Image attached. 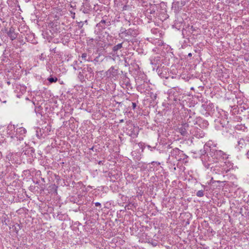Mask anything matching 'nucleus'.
I'll list each match as a JSON object with an SVG mask.
<instances>
[{
    "label": "nucleus",
    "mask_w": 249,
    "mask_h": 249,
    "mask_svg": "<svg viewBox=\"0 0 249 249\" xmlns=\"http://www.w3.org/2000/svg\"><path fill=\"white\" fill-rule=\"evenodd\" d=\"M229 155L223 151L216 148L211 149L200 156L202 163L207 169H212L211 165L224 161L228 159Z\"/></svg>",
    "instance_id": "f257e3e1"
},
{
    "label": "nucleus",
    "mask_w": 249,
    "mask_h": 249,
    "mask_svg": "<svg viewBox=\"0 0 249 249\" xmlns=\"http://www.w3.org/2000/svg\"><path fill=\"white\" fill-rule=\"evenodd\" d=\"M178 132L184 136H187L191 134L196 138H202L204 136V133L200 129L196 127L190 126L188 123H184L178 127Z\"/></svg>",
    "instance_id": "f03ea898"
},
{
    "label": "nucleus",
    "mask_w": 249,
    "mask_h": 249,
    "mask_svg": "<svg viewBox=\"0 0 249 249\" xmlns=\"http://www.w3.org/2000/svg\"><path fill=\"white\" fill-rule=\"evenodd\" d=\"M216 164L215 166L211 165L213 167L211 169L212 172L215 174L222 175L223 177L225 176V174L227 173L233 167L232 163L229 161L220 162Z\"/></svg>",
    "instance_id": "7ed1b4c3"
},
{
    "label": "nucleus",
    "mask_w": 249,
    "mask_h": 249,
    "mask_svg": "<svg viewBox=\"0 0 249 249\" xmlns=\"http://www.w3.org/2000/svg\"><path fill=\"white\" fill-rule=\"evenodd\" d=\"M139 34L137 28H130L126 30L124 27H121L119 35L122 38L125 37V40L129 42L136 37Z\"/></svg>",
    "instance_id": "20e7f679"
},
{
    "label": "nucleus",
    "mask_w": 249,
    "mask_h": 249,
    "mask_svg": "<svg viewBox=\"0 0 249 249\" xmlns=\"http://www.w3.org/2000/svg\"><path fill=\"white\" fill-rule=\"evenodd\" d=\"M111 25L110 20L107 18H103L99 23H98L94 28V33L96 35H100L102 32L107 27Z\"/></svg>",
    "instance_id": "39448f33"
},
{
    "label": "nucleus",
    "mask_w": 249,
    "mask_h": 249,
    "mask_svg": "<svg viewBox=\"0 0 249 249\" xmlns=\"http://www.w3.org/2000/svg\"><path fill=\"white\" fill-rule=\"evenodd\" d=\"M14 92L17 94L16 96L19 98L26 92V86L24 84L18 83H15L14 86Z\"/></svg>",
    "instance_id": "423d86ee"
},
{
    "label": "nucleus",
    "mask_w": 249,
    "mask_h": 249,
    "mask_svg": "<svg viewBox=\"0 0 249 249\" xmlns=\"http://www.w3.org/2000/svg\"><path fill=\"white\" fill-rule=\"evenodd\" d=\"M217 143L213 141H208L204 146V149L200 150V154L202 155L205 152H208L211 149H215L217 148Z\"/></svg>",
    "instance_id": "0eeeda50"
},
{
    "label": "nucleus",
    "mask_w": 249,
    "mask_h": 249,
    "mask_svg": "<svg viewBox=\"0 0 249 249\" xmlns=\"http://www.w3.org/2000/svg\"><path fill=\"white\" fill-rule=\"evenodd\" d=\"M51 130V126L49 125L46 126L44 128H38L36 131V136L38 138H44L49 135Z\"/></svg>",
    "instance_id": "6e6552de"
},
{
    "label": "nucleus",
    "mask_w": 249,
    "mask_h": 249,
    "mask_svg": "<svg viewBox=\"0 0 249 249\" xmlns=\"http://www.w3.org/2000/svg\"><path fill=\"white\" fill-rule=\"evenodd\" d=\"M248 144H249V137L247 136L245 138H239L235 147L238 150L240 151L242 149L246 148Z\"/></svg>",
    "instance_id": "1a4fd4ad"
},
{
    "label": "nucleus",
    "mask_w": 249,
    "mask_h": 249,
    "mask_svg": "<svg viewBox=\"0 0 249 249\" xmlns=\"http://www.w3.org/2000/svg\"><path fill=\"white\" fill-rule=\"evenodd\" d=\"M26 130L23 127L17 128L16 130L15 139L18 141H22L25 136Z\"/></svg>",
    "instance_id": "9d476101"
},
{
    "label": "nucleus",
    "mask_w": 249,
    "mask_h": 249,
    "mask_svg": "<svg viewBox=\"0 0 249 249\" xmlns=\"http://www.w3.org/2000/svg\"><path fill=\"white\" fill-rule=\"evenodd\" d=\"M127 134L133 138L137 137L139 134L138 128L134 125H130L127 128Z\"/></svg>",
    "instance_id": "9b49d317"
},
{
    "label": "nucleus",
    "mask_w": 249,
    "mask_h": 249,
    "mask_svg": "<svg viewBox=\"0 0 249 249\" xmlns=\"http://www.w3.org/2000/svg\"><path fill=\"white\" fill-rule=\"evenodd\" d=\"M65 8L66 9H68L70 12L71 15V17L74 18V15H75L74 13L72 12V9H73L76 7V4L75 3H71V0H66V2L65 1Z\"/></svg>",
    "instance_id": "f8f14e48"
},
{
    "label": "nucleus",
    "mask_w": 249,
    "mask_h": 249,
    "mask_svg": "<svg viewBox=\"0 0 249 249\" xmlns=\"http://www.w3.org/2000/svg\"><path fill=\"white\" fill-rule=\"evenodd\" d=\"M16 127L15 125L9 124L7 127V133L11 139H15Z\"/></svg>",
    "instance_id": "ddd939ff"
},
{
    "label": "nucleus",
    "mask_w": 249,
    "mask_h": 249,
    "mask_svg": "<svg viewBox=\"0 0 249 249\" xmlns=\"http://www.w3.org/2000/svg\"><path fill=\"white\" fill-rule=\"evenodd\" d=\"M184 2L182 0L177 1L174 0L172 3V9L175 11H178L181 9V8L184 5Z\"/></svg>",
    "instance_id": "4468645a"
},
{
    "label": "nucleus",
    "mask_w": 249,
    "mask_h": 249,
    "mask_svg": "<svg viewBox=\"0 0 249 249\" xmlns=\"http://www.w3.org/2000/svg\"><path fill=\"white\" fill-rule=\"evenodd\" d=\"M182 152V151L178 148L172 149L170 152L169 157H174L178 160H179L181 158L178 157V156L179 154H181Z\"/></svg>",
    "instance_id": "2eb2a0df"
},
{
    "label": "nucleus",
    "mask_w": 249,
    "mask_h": 249,
    "mask_svg": "<svg viewBox=\"0 0 249 249\" xmlns=\"http://www.w3.org/2000/svg\"><path fill=\"white\" fill-rule=\"evenodd\" d=\"M21 67L18 64L15 65L11 70V72L13 73L15 78H18V76L21 73Z\"/></svg>",
    "instance_id": "dca6fc26"
},
{
    "label": "nucleus",
    "mask_w": 249,
    "mask_h": 249,
    "mask_svg": "<svg viewBox=\"0 0 249 249\" xmlns=\"http://www.w3.org/2000/svg\"><path fill=\"white\" fill-rule=\"evenodd\" d=\"M118 70L115 69L114 67H111L106 71V75L109 77H115L118 75Z\"/></svg>",
    "instance_id": "f3484780"
},
{
    "label": "nucleus",
    "mask_w": 249,
    "mask_h": 249,
    "mask_svg": "<svg viewBox=\"0 0 249 249\" xmlns=\"http://www.w3.org/2000/svg\"><path fill=\"white\" fill-rule=\"evenodd\" d=\"M150 60L151 65H154L155 67H158L160 63V57L159 56H152Z\"/></svg>",
    "instance_id": "a211bd4d"
},
{
    "label": "nucleus",
    "mask_w": 249,
    "mask_h": 249,
    "mask_svg": "<svg viewBox=\"0 0 249 249\" xmlns=\"http://www.w3.org/2000/svg\"><path fill=\"white\" fill-rule=\"evenodd\" d=\"M91 8L89 3L88 2H86L82 6L81 11L85 14H88L91 10Z\"/></svg>",
    "instance_id": "6ab92c4d"
},
{
    "label": "nucleus",
    "mask_w": 249,
    "mask_h": 249,
    "mask_svg": "<svg viewBox=\"0 0 249 249\" xmlns=\"http://www.w3.org/2000/svg\"><path fill=\"white\" fill-rule=\"evenodd\" d=\"M7 35L12 40L15 39L17 37V34L15 32L13 27H11L7 32Z\"/></svg>",
    "instance_id": "aec40b11"
},
{
    "label": "nucleus",
    "mask_w": 249,
    "mask_h": 249,
    "mask_svg": "<svg viewBox=\"0 0 249 249\" xmlns=\"http://www.w3.org/2000/svg\"><path fill=\"white\" fill-rule=\"evenodd\" d=\"M157 10V6L155 4H150L149 7L147 9V12L150 14H154Z\"/></svg>",
    "instance_id": "412c9836"
},
{
    "label": "nucleus",
    "mask_w": 249,
    "mask_h": 249,
    "mask_svg": "<svg viewBox=\"0 0 249 249\" xmlns=\"http://www.w3.org/2000/svg\"><path fill=\"white\" fill-rule=\"evenodd\" d=\"M27 42H31L32 43H35V39L34 35L32 33L28 34L25 37Z\"/></svg>",
    "instance_id": "4be33fe9"
},
{
    "label": "nucleus",
    "mask_w": 249,
    "mask_h": 249,
    "mask_svg": "<svg viewBox=\"0 0 249 249\" xmlns=\"http://www.w3.org/2000/svg\"><path fill=\"white\" fill-rule=\"evenodd\" d=\"M81 58L83 61H92L91 56L87 53H83L81 55Z\"/></svg>",
    "instance_id": "5701e85b"
},
{
    "label": "nucleus",
    "mask_w": 249,
    "mask_h": 249,
    "mask_svg": "<svg viewBox=\"0 0 249 249\" xmlns=\"http://www.w3.org/2000/svg\"><path fill=\"white\" fill-rule=\"evenodd\" d=\"M122 85L125 86L126 88L130 87L131 84L129 78L124 76L123 78Z\"/></svg>",
    "instance_id": "b1692460"
},
{
    "label": "nucleus",
    "mask_w": 249,
    "mask_h": 249,
    "mask_svg": "<svg viewBox=\"0 0 249 249\" xmlns=\"http://www.w3.org/2000/svg\"><path fill=\"white\" fill-rule=\"evenodd\" d=\"M123 42L119 43L117 45L113 46L112 48V51L113 52L115 53L117 51L120 50L121 48H123Z\"/></svg>",
    "instance_id": "393cba45"
},
{
    "label": "nucleus",
    "mask_w": 249,
    "mask_h": 249,
    "mask_svg": "<svg viewBox=\"0 0 249 249\" xmlns=\"http://www.w3.org/2000/svg\"><path fill=\"white\" fill-rule=\"evenodd\" d=\"M196 195L198 197H202L204 196V191L203 190H199L197 192Z\"/></svg>",
    "instance_id": "a878e982"
},
{
    "label": "nucleus",
    "mask_w": 249,
    "mask_h": 249,
    "mask_svg": "<svg viewBox=\"0 0 249 249\" xmlns=\"http://www.w3.org/2000/svg\"><path fill=\"white\" fill-rule=\"evenodd\" d=\"M48 81L50 82V83H53V82H55L57 80V78L56 77H49L48 79Z\"/></svg>",
    "instance_id": "bb28decb"
},
{
    "label": "nucleus",
    "mask_w": 249,
    "mask_h": 249,
    "mask_svg": "<svg viewBox=\"0 0 249 249\" xmlns=\"http://www.w3.org/2000/svg\"><path fill=\"white\" fill-rule=\"evenodd\" d=\"M8 54V53L7 52L6 50H4L3 52L2 56V60H4V58H6L7 57Z\"/></svg>",
    "instance_id": "cd10ccee"
},
{
    "label": "nucleus",
    "mask_w": 249,
    "mask_h": 249,
    "mask_svg": "<svg viewBox=\"0 0 249 249\" xmlns=\"http://www.w3.org/2000/svg\"><path fill=\"white\" fill-rule=\"evenodd\" d=\"M69 38L70 36L69 35V34H68L67 35L63 36V40L65 39L66 40V42H68Z\"/></svg>",
    "instance_id": "c85d7f7f"
},
{
    "label": "nucleus",
    "mask_w": 249,
    "mask_h": 249,
    "mask_svg": "<svg viewBox=\"0 0 249 249\" xmlns=\"http://www.w3.org/2000/svg\"><path fill=\"white\" fill-rule=\"evenodd\" d=\"M94 40V39L92 38H89L87 41L88 44L89 45H91Z\"/></svg>",
    "instance_id": "c756f323"
},
{
    "label": "nucleus",
    "mask_w": 249,
    "mask_h": 249,
    "mask_svg": "<svg viewBox=\"0 0 249 249\" xmlns=\"http://www.w3.org/2000/svg\"><path fill=\"white\" fill-rule=\"evenodd\" d=\"M152 33H153V34H157L158 32H159V31L157 29H152L151 30Z\"/></svg>",
    "instance_id": "7c9ffc66"
},
{
    "label": "nucleus",
    "mask_w": 249,
    "mask_h": 249,
    "mask_svg": "<svg viewBox=\"0 0 249 249\" xmlns=\"http://www.w3.org/2000/svg\"><path fill=\"white\" fill-rule=\"evenodd\" d=\"M150 96H151V98H152L153 100L156 99L157 98V95L156 94H154L153 93H151V95Z\"/></svg>",
    "instance_id": "2f4dec72"
},
{
    "label": "nucleus",
    "mask_w": 249,
    "mask_h": 249,
    "mask_svg": "<svg viewBox=\"0 0 249 249\" xmlns=\"http://www.w3.org/2000/svg\"><path fill=\"white\" fill-rule=\"evenodd\" d=\"M95 205L96 206V207H99V208H101V204L100 203V202H95Z\"/></svg>",
    "instance_id": "473e14b6"
},
{
    "label": "nucleus",
    "mask_w": 249,
    "mask_h": 249,
    "mask_svg": "<svg viewBox=\"0 0 249 249\" xmlns=\"http://www.w3.org/2000/svg\"><path fill=\"white\" fill-rule=\"evenodd\" d=\"M76 63H77V61H73V64H71V67H73V69H74V70H76L77 69H76V68L75 67V65H74V63H75V64H76Z\"/></svg>",
    "instance_id": "72a5a7b5"
},
{
    "label": "nucleus",
    "mask_w": 249,
    "mask_h": 249,
    "mask_svg": "<svg viewBox=\"0 0 249 249\" xmlns=\"http://www.w3.org/2000/svg\"><path fill=\"white\" fill-rule=\"evenodd\" d=\"M147 147L149 149H150L151 151H153V149H155V147H152L150 145H147Z\"/></svg>",
    "instance_id": "f704fd0d"
},
{
    "label": "nucleus",
    "mask_w": 249,
    "mask_h": 249,
    "mask_svg": "<svg viewBox=\"0 0 249 249\" xmlns=\"http://www.w3.org/2000/svg\"><path fill=\"white\" fill-rule=\"evenodd\" d=\"M132 108L133 109H134L136 107V104L134 102L132 103Z\"/></svg>",
    "instance_id": "c9c22d12"
},
{
    "label": "nucleus",
    "mask_w": 249,
    "mask_h": 249,
    "mask_svg": "<svg viewBox=\"0 0 249 249\" xmlns=\"http://www.w3.org/2000/svg\"><path fill=\"white\" fill-rule=\"evenodd\" d=\"M68 58L67 59V61L68 62L70 59L72 58V57L71 56H68Z\"/></svg>",
    "instance_id": "e433bc0d"
},
{
    "label": "nucleus",
    "mask_w": 249,
    "mask_h": 249,
    "mask_svg": "<svg viewBox=\"0 0 249 249\" xmlns=\"http://www.w3.org/2000/svg\"><path fill=\"white\" fill-rule=\"evenodd\" d=\"M19 41H20V43H21V44H22V45H23V44H25V42L23 41V39L20 40Z\"/></svg>",
    "instance_id": "4c0bfd02"
},
{
    "label": "nucleus",
    "mask_w": 249,
    "mask_h": 249,
    "mask_svg": "<svg viewBox=\"0 0 249 249\" xmlns=\"http://www.w3.org/2000/svg\"><path fill=\"white\" fill-rule=\"evenodd\" d=\"M98 164H100V165H103V161H102V160H100L99 162H98Z\"/></svg>",
    "instance_id": "58836bf2"
},
{
    "label": "nucleus",
    "mask_w": 249,
    "mask_h": 249,
    "mask_svg": "<svg viewBox=\"0 0 249 249\" xmlns=\"http://www.w3.org/2000/svg\"><path fill=\"white\" fill-rule=\"evenodd\" d=\"M98 57H96L94 60H93V61L94 62H98Z\"/></svg>",
    "instance_id": "ea45409f"
},
{
    "label": "nucleus",
    "mask_w": 249,
    "mask_h": 249,
    "mask_svg": "<svg viewBox=\"0 0 249 249\" xmlns=\"http://www.w3.org/2000/svg\"><path fill=\"white\" fill-rule=\"evenodd\" d=\"M191 29L193 31H195V29L193 26H191Z\"/></svg>",
    "instance_id": "a19ab883"
},
{
    "label": "nucleus",
    "mask_w": 249,
    "mask_h": 249,
    "mask_svg": "<svg viewBox=\"0 0 249 249\" xmlns=\"http://www.w3.org/2000/svg\"><path fill=\"white\" fill-rule=\"evenodd\" d=\"M247 156L248 158L249 159V150H248V151L247 153Z\"/></svg>",
    "instance_id": "79ce46f5"
},
{
    "label": "nucleus",
    "mask_w": 249,
    "mask_h": 249,
    "mask_svg": "<svg viewBox=\"0 0 249 249\" xmlns=\"http://www.w3.org/2000/svg\"><path fill=\"white\" fill-rule=\"evenodd\" d=\"M94 146H92V147L89 148L90 150H92V151H94Z\"/></svg>",
    "instance_id": "37998d69"
},
{
    "label": "nucleus",
    "mask_w": 249,
    "mask_h": 249,
    "mask_svg": "<svg viewBox=\"0 0 249 249\" xmlns=\"http://www.w3.org/2000/svg\"><path fill=\"white\" fill-rule=\"evenodd\" d=\"M188 56L189 57H191L192 56V54L191 53H188Z\"/></svg>",
    "instance_id": "c03bdc74"
},
{
    "label": "nucleus",
    "mask_w": 249,
    "mask_h": 249,
    "mask_svg": "<svg viewBox=\"0 0 249 249\" xmlns=\"http://www.w3.org/2000/svg\"><path fill=\"white\" fill-rule=\"evenodd\" d=\"M2 157V154L1 152L0 151V159H1Z\"/></svg>",
    "instance_id": "a18cd8bd"
},
{
    "label": "nucleus",
    "mask_w": 249,
    "mask_h": 249,
    "mask_svg": "<svg viewBox=\"0 0 249 249\" xmlns=\"http://www.w3.org/2000/svg\"><path fill=\"white\" fill-rule=\"evenodd\" d=\"M142 143H141V142H140V143H139V145L140 147H141V146H142Z\"/></svg>",
    "instance_id": "49530a36"
},
{
    "label": "nucleus",
    "mask_w": 249,
    "mask_h": 249,
    "mask_svg": "<svg viewBox=\"0 0 249 249\" xmlns=\"http://www.w3.org/2000/svg\"><path fill=\"white\" fill-rule=\"evenodd\" d=\"M209 106H213V104L210 103Z\"/></svg>",
    "instance_id": "de8ad7c7"
},
{
    "label": "nucleus",
    "mask_w": 249,
    "mask_h": 249,
    "mask_svg": "<svg viewBox=\"0 0 249 249\" xmlns=\"http://www.w3.org/2000/svg\"><path fill=\"white\" fill-rule=\"evenodd\" d=\"M120 123L124 122V120H123V119H122V120H121L120 121Z\"/></svg>",
    "instance_id": "09e8293b"
},
{
    "label": "nucleus",
    "mask_w": 249,
    "mask_h": 249,
    "mask_svg": "<svg viewBox=\"0 0 249 249\" xmlns=\"http://www.w3.org/2000/svg\"><path fill=\"white\" fill-rule=\"evenodd\" d=\"M7 84L9 85L10 84V82H7Z\"/></svg>",
    "instance_id": "8fccbe9b"
},
{
    "label": "nucleus",
    "mask_w": 249,
    "mask_h": 249,
    "mask_svg": "<svg viewBox=\"0 0 249 249\" xmlns=\"http://www.w3.org/2000/svg\"><path fill=\"white\" fill-rule=\"evenodd\" d=\"M31 151L32 152H34V150H33V149H31Z\"/></svg>",
    "instance_id": "3c124183"
}]
</instances>
